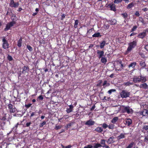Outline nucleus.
I'll list each match as a JSON object with an SVG mask.
<instances>
[{
  "mask_svg": "<svg viewBox=\"0 0 148 148\" xmlns=\"http://www.w3.org/2000/svg\"><path fill=\"white\" fill-rule=\"evenodd\" d=\"M136 45V40H134L129 43L128 44L129 46L127 48L126 53L127 54L129 52L131 51L132 49L134 48Z\"/></svg>",
  "mask_w": 148,
  "mask_h": 148,
  "instance_id": "f257e3e1",
  "label": "nucleus"
},
{
  "mask_svg": "<svg viewBox=\"0 0 148 148\" xmlns=\"http://www.w3.org/2000/svg\"><path fill=\"white\" fill-rule=\"evenodd\" d=\"M123 112H127L128 113H132L133 110L129 107L122 106L121 107Z\"/></svg>",
  "mask_w": 148,
  "mask_h": 148,
  "instance_id": "f03ea898",
  "label": "nucleus"
},
{
  "mask_svg": "<svg viewBox=\"0 0 148 148\" xmlns=\"http://www.w3.org/2000/svg\"><path fill=\"white\" fill-rule=\"evenodd\" d=\"M2 44L3 47L5 49H6L9 48V44L7 40L4 37H3L2 38Z\"/></svg>",
  "mask_w": 148,
  "mask_h": 148,
  "instance_id": "7ed1b4c3",
  "label": "nucleus"
},
{
  "mask_svg": "<svg viewBox=\"0 0 148 148\" xmlns=\"http://www.w3.org/2000/svg\"><path fill=\"white\" fill-rule=\"evenodd\" d=\"M130 95V92L125 90H123L120 93L121 97L122 98H126L129 97Z\"/></svg>",
  "mask_w": 148,
  "mask_h": 148,
  "instance_id": "20e7f679",
  "label": "nucleus"
},
{
  "mask_svg": "<svg viewBox=\"0 0 148 148\" xmlns=\"http://www.w3.org/2000/svg\"><path fill=\"white\" fill-rule=\"evenodd\" d=\"M15 23V22L14 21H12L8 23L6 25L5 28L4 29L5 31H6L10 29V27L14 26Z\"/></svg>",
  "mask_w": 148,
  "mask_h": 148,
  "instance_id": "39448f33",
  "label": "nucleus"
},
{
  "mask_svg": "<svg viewBox=\"0 0 148 148\" xmlns=\"http://www.w3.org/2000/svg\"><path fill=\"white\" fill-rule=\"evenodd\" d=\"M117 63L118 64L117 65H116L115 67L116 69L119 71L121 70L123 67V65L122 64L121 61H118L117 62Z\"/></svg>",
  "mask_w": 148,
  "mask_h": 148,
  "instance_id": "423d86ee",
  "label": "nucleus"
},
{
  "mask_svg": "<svg viewBox=\"0 0 148 148\" xmlns=\"http://www.w3.org/2000/svg\"><path fill=\"white\" fill-rule=\"evenodd\" d=\"M104 52L103 51L97 50V57L99 58H102L104 56Z\"/></svg>",
  "mask_w": 148,
  "mask_h": 148,
  "instance_id": "0eeeda50",
  "label": "nucleus"
},
{
  "mask_svg": "<svg viewBox=\"0 0 148 148\" xmlns=\"http://www.w3.org/2000/svg\"><path fill=\"white\" fill-rule=\"evenodd\" d=\"M29 71V68L28 67L24 66L23 68L22 73L26 75H28V72Z\"/></svg>",
  "mask_w": 148,
  "mask_h": 148,
  "instance_id": "6e6552de",
  "label": "nucleus"
},
{
  "mask_svg": "<svg viewBox=\"0 0 148 148\" xmlns=\"http://www.w3.org/2000/svg\"><path fill=\"white\" fill-rule=\"evenodd\" d=\"M19 3H14L13 0H11L10 5L11 7L16 8L18 6Z\"/></svg>",
  "mask_w": 148,
  "mask_h": 148,
  "instance_id": "1a4fd4ad",
  "label": "nucleus"
},
{
  "mask_svg": "<svg viewBox=\"0 0 148 148\" xmlns=\"http://www.w3.org/2000/svg\"><path fill=\"white\" fill-rule=\"evenodd\" d=\"M133 81L135 83H136L141 82V78L140 76H135L133 78Z\"/></svg>",
  "mask_w": 148,
  "mask_h": 148,
  "instance_id": "9d476101",
  "label": "nucleus"
},
{
  "mask_svg": "<svg viewBox=\"0 0 148 148\" xmlns=\"http://www.w3.org/2000/svg\"><path fill=\"white\" fill-rule=\"evenodd\" d=\"M95 123V122L90 119L87 121L85 123V124L87 125H93Z\"/></svg>",
  "mask_w": 148,
  "mask_h": 148,
  "instance_id": "9b49d317",
  "label": "nucleus"
},
{
  "mask_svg": "<svg viewBox=\"0 0 148 148\" xmlns=\"http://www.w3.org/2000/svg\"><path fill=\"white\" fill-rule=\"evenodd\" d=\"M108 6L110 8L111 10H113L114 11H116L115 5L114 4L111 3L108 5Z\"/></svg>",
  "mask_w": 148,
  "mask_h": 148,
  "instance_id": "f8f14e48",
  "label": "nucleus"
},
{
  "mask_svg": "<svg viewBox=\"0 0 148 148\" xmlns=\"http://www.w3.org/2000/svg\"><path fill=\"white\" fill-rule=\"evenodd\" d=\"M69 108H67L66 111L67 113H69L73 111V108L74 107L73 105H71L69 106Z\"/></svg>",
  "mask_w": 148,
  "mask_h": 148,
  "instance_id": "ddd939ff",
  "label": "nucleus"
},
{
  "mask_svg": "<svg viewBox=\"0 0 148 148\" xmlns=\"http://www.w3.org/2000/svg\"><path fill=\"white\" fill-rule=\"evenodd\" d=\"M139 86L140 88H143L144 89H147L148 88V86L146 83H145L141 84Z\"/></svg>",
  "mask_w": 148,
  "mask_h": 148,
  "instance_id": "4468645a",
  "label": "nucleus"
},
{
  "mask_svg": "<svg viewBox=\"0 0 148 148\" xmlns=\"http://www.w3.org/2000/svg\"><path fill=\"white\" fill-rule=\"evenodd\" d=\"M145 35L146 32H143L139 34L138 36L139 38H143L145 36Z\"/></svg>",
  "mask_w": 148,
  "mask_h": 148,
  "instance_id": "2eb2a0df",
  "label": "nucleus"
},
{
  "mask_svg": "<svg viewBox=\"0 0 148 148\" xmlns=\"http://www.w3.org/2000/svg\"><path fill=\"white\" fill-rule=\"evenodd\" d=\"M126 124L128 126H129L132 123V120L130 119H127L125 120Z\"/></svg>",
  "mask_w": 148,
  "mask_h": 148,
  "instance_id": "dca6fc26",
  "label": "nucleus"
},
{
  "mask_svg": "<svg viewBox=\"0 0 148 148\" xmlns=\"http://www.w3.org/2000/svg\"><path fill=\"white\" fill-rule=\"evenodd\" d=\"M141 114L144 116H146L148 114V111L146 109H144L143 111L141 112Z\"/></svg>",
  "mask_w": 148,
  "mask_h": 148,
  "instance_id": "f3484780",
  "label": "nucleus"
},
{
  "mask_svg": "<svg viewBox=\"0 0 148 148\" xmlns=\"http://www.w3.org/2000/svg\"><path fill=\"white\" fill-rule=\"evenodd\" d=\"M22 38H20L18 41L17 46L18 47H21L22 46Z\"/></svg>",
  "mask_w": 148,
  "mask_h": 148,
  "instance_id": "a211bd4d",
  "label": "nucleus"
},
{
  "mask_svg": "<svg viewBox=\"0 0 148 148\" xmlns=\"http://www.w3.org/2000/svg\"><path fill=\"white\" fill-rule=\"evenodd\" d=\"M118 119V117H115L112 119L111 122L112 123L114 124L117 121Z\"/></svg>",
  "mask_w": 148,
  "mask_h": 148,
  "instance_id": "6ab92c4d",
  "label": "nucleus"
},
{
  "mask_svg": "<svg viewBox=\"0 0 148 148\" xmlns=\"http://www.w3.org/2000/svg\"><path fill=\"white\" fill-rule=\"evenodd\" d=\"M136 65V62H134L130 64L129 65L128 67L129 68H134Z\"/></svg>",
  "mask_w": 148,
  "mask_h": 148,
  "instance_id": "aec40b11",
  "label": "nucleus"
},
{
  "mask_svg": "<svg viewBox=\"0 0 148 148\" xmlns=\"http://www.w3.org/2000/svg\"><path fill=\"white\" fill-rule=\"evenodd\" d=\"M114 142V138L112 137H110L107 141V143L109 144L113 143Z\"/></svg>",
  "mask_w": 148,
  "mask_h": 148,
  "instance_id": "412c9836",
  "label": "nucleus"
},
{
  "mask_svg": "<svg viewBox=\"0 0 148 148\" xmlns=\"http://www.w3.org/2000/svg\"><path fill=\"white\" fill-rule=\"evenodd\" d=\"M101 147V145L99 143H94L93 146V148H98Z\"/></svg>",
  "mask_w": 148,
  "mask_h": 148,
  "instance_id": "4be33fe9",
  "label": "nucleus"
},
{
  "mask_svg": "<svg viewBox=\"0 0 148 148\" xmlns=\"http://www.w3.org/2000/svg\"><path fill=\"white\" fill-rule=\"evenodd\" d=\"M92 36L93 37H101V35L100 34V33H99L98 32L92 35Z\"/></svg>",
  "mask_w": 148,
  "mask_h": 148,
  "instance_id": "5701e85b",
  "label": "nucleus"
},
{
  "mask_svg": "<svg viewBox=\"0 0 148 148\" xmlns=\"http://www.w3.org/2000/svg\"><path fill=\"white\" fill-rule=\"evenodd\" d=\"M101 62L104 64H105L107 62V60L106 58L105 57L101 58Z\"/></svg>",
  "mask_w": 148,
  "mask_h": 148,
  "instance_id": "b1692460",
  "label": "nucleus"
},
{
  "mask_svg": "<svg viewBox=\"0 0 148 148\" xmlns=\"http://www.w3.org/2000/svg\"><path fill=\"white\" fill-rule=\"evenodd\" d=\"M106 44L105 41H103L100 44V47L101 49L103 48L104 47L105 45Z\"/></svg>",
  "mask_w": 148,
  "mask_h": 148,
  "instance_id": "393cba45",
  "label": "nucleus"
},
{
  "mask_svg": "<svg viewBox=\"0 0 148 148\" xmlns=\"http://www.w3.org/2000/svg\"><path fill=\"white\" fill-rule=\"evenodd\" d=\"M111 25H114L116 23V20L115 19H112L109 21Z\"/></svg>",
  "mask_w": 148,
  "mask_h": 148,
  "instance_id": "a878e982",
  "label": "nucleus"
},
{
  "mask_svg": "<svg viewBox=\"0 0 148 148\" xmlns=\"http://www.w3.org/2000/svg\"><path fill=\"white\" fill-rule=\"evenodd\" d=\"M124 84L126 86H130L131 85L133 84V82H126L124 83Z\"/></svg>",
  "mask_w": 148,
  "mask_h": 148,
  "instance_id": "bb28decb",
  "label": "nucleus"
},
{
  "mask_svg": "<svg viewBox=\"0 0 148 148\" xmlns=\"http://www.w3.org/2000/svg\"><path fill=\"white\" fill-rule=\"evenodd\" d=\"M95 130L99 132H101L103 131L102 128L101 127H98L96 128Z\"/></svg>",
  "mask_w": 148,
  "mask_h": 148,
  "instance_id": "cd10ccee",
  "label": "nucleus"
},
{
  "mask_svg": "<svg viewBox=\"0 0 148 148\" xmlns=\"http://www.w3.org/2000/svg\"><path fill=\"white\" fill-rule=\"evenodd\" d=\"M101 147H104L105 145V140H101L100 142Z\"/></svg>",
  "mask_w": 148,
  "mask_h": 148,
  "instance_id": "c85d7f7f",
  "label": "nucleus"
},
{
  "mask_svg": "<svg viewBox=\"0 0 148 148\" xmlns=\"http://www.w3.org/2000/svg\"><path fill=\"white\" fill-rule=\"evenodd\" d=\"M110 85V84L109 83H108L106 81H104L103 84V86L104 87L109 86Z\"/></svg>",
  "mask_w": 148,
  "mask_h": 148,
  "instance_id": "c756f323",
  "label": "nucleus"
},
{
  "mask_svg": "<svg viewBox=\"0 0 148 148\" xmlns=\"http://www.w3.org/2000/svg\"><path fill=\"white\" fill-rule=\"evenodd\" d=\"M134 5V3H131L128 5L127 8V9H130L133 7Z\"/></svg>",
  "mask_w": 148,
  "mask_h": 148,
  "instance_id": "7c9ffc66",
  "label": "nucleus"
},
{
  "mask_svg": "<svg viewBox=\"0 0 148 148\" xmlns=\"http://www.w3.org/2000/svg\"><path fill=\"white\" fill-rule=\"evenodd\" d=\"M135 145V144L134 142H132L128 145L126 148H131Z\"/></svg>",
  "mask_w": 148,
  "mask_h": 148,
  "instance_id": "2f4dec72",
  "label": "nucleus"
},
{
  "mask_svg": "<svg viewBox=\"0 0 148 148\" xmlns=\"http://www.w3.org/2000/svg\"><path fill=\"white\" fill-rule=\"evenodd\" d=\"M125 137L124 134H121L118 137V138L119 139H120L124 138Z\"/></svg>",
  "mask_w": 148,
  "mask_h": 148,
  "instance_id": "473e14b6",
  "label": "nucleus"
},
{
  "mask_svg": "<svg viewBox=\"0 0 148 148\" xmlns=\"http://www.w3.org/2000/svg\"><path fill=\"white\" fill-rule=\"evenodd\" d=\"M140 76V78H141V81L142 82H144L146 81V79L145 77H142L141 76Z\"/></svg>",
  "mask_w": 148,
  "mask_h": 148,
  "instance_id": "72a5a7b5",
  "label": "nucleus"
},
{
  "mask_svg": "<svg viewBox=\"0 0 148 148\" xmlns=\"http://www.w3.org/2000/svg\"><path fill=\"white\" fill-rule=\"evenodd\" d=\"M142 132H143L144 130H148V125H144L143 127Z\"/></svg>",
  "mask_w": 148,
  "mask_h": 148,
  "instance_id": "f704fd0d",
  "label": "nucleus"
},
{
  "mask_svg": "<svg viewBox=\"0 0 148 148\" xmlns=\"http://www.w3.org/2000/svg\"><path fill=\"white\" fill-rule=\"evenodd\" d=\"M108 127L109 129H113L114 128V125L113 124H110L108 126Z\"/></svg>",
  "mask_w": 148,
  "mask_h": 148,
  "instance_id": "c9c22d12",
  "label": "nucleus"
},
{
  "mask_svg": "<svg viewBox=\"0 0 148 148\" xmlns=\"http://www.w3.org/2000/svg\"><path fill=\"white\" fill-rule=\"evenodd\" d=\"M74 124V123L73 122H72L70 123L67 125L66 127V128L67 129L69 128L70 127L72 126L73 124Z\"/></svg>",
  "mask_w": 148,
  "mask_h": 148,
  "instance_id": "e433bc0d",
  "label": "nucleus"
},
{
  "mask_svg": "<svg viewBox=\"0 0 148 148\" xmlns=\"http://www.w3.org/2000/svg\"><path fill=\"white\" fill-rule=\"evenodd\" d=\"M121 15L123 17L125 18H127L128 17V14L126 12L122 14Z\"/></svg>",
  "mask_w": 148,
  "mask_h": 148,
  "instance_id": "4c0bfd02",
  "label": "nucleus"
},
{
  "mask_svg": "<svg viewBox=\"0 0 148 148\" xmlns=\"http://www.w3.org/2000/svg\"><path fill=\"white\" fill-rule=\"evenodd\" d=\"M140 66L142 67H143L145 66V63L143 61H141L140 62Z\"/></svg>",
  "mask_w": 148,
  "mask_h": 148,
  "instance_id": "58836bf2",
  "label": "nucleus"
},
{
  "mask_svg": "<svg viewBox=\"0 0 148 148\" xmlns=\"http://www.w3.org/2000/svg\"><path fill=\"white\" fill-rule=\"evenodd\" d=\"M102 126L103 128L106 129L108 127V125L107 124L104 123L102 124Z\"/></svg>",
  "mask_w": 148,
  "mask_h": 148,
  "instance_id": "ea45409f",
  "label": "nucleus"
},
{
  "mask_svg": "<svg viewBox=\"0 0 148 148\" xmlns=\"http://www.w3.org/2000/svg\"><path fill=\"white\" fill-rule=\"evenodd\" d=\"M27 48L30 51H32L33 50L32 48L30 45H27Z\"/></svg>",
  "mask_w": 148,
  "mask_h": 148,
  "instance_id": "a19ab883",
  "label": "nucleus"
},
{
  "mask_svg": "<svg viewBox=\"0 0 148 148\" xmlns=\"http://www.w3.org/2000/svg\"><path fill=\"white\" fill-rule=\"evenodd\" d=\"M78 23V20H76L75 23L74 27L76 28L77 27V25Z\"/></svg>",
  "mask_w": 148,
  "mask_h": 148,
  "instance_id": "79ce46f5",
  "label": "nucleus"
},
{
  "mask_svg": "<svg viewBox=\"0 0 148 148\" xmlns=\"http://www.w3.org/2000/svg\"><path fill=\"white\" fill-rule=\"evenodd\" d=\"M116 91L115 89H111L108 91V92L109 94H111L112 92H114Z\"/></svg>",
  "mask_w": 148,
  "mask_h": 148,
  "instance_id": "37998d69",
  "label": "nucleus"
},
{
  "mask_svg": "<svg viewBox=\"0 0 148 148\" xmlns=\"http://www.w3.org/2000/svg\"><path fill=\"white\" fill-rule=\"evenodd\" d=\"M93 148V146L91 145H88L85 146L84 148Z\"/></svg>",
  "mask_w": 148,
  "mask_h": 148,
  "instance_id": "c03bdc74",
  "label": "nucleus"
},
{
  "mask_svg": "<svg viewBox=\"0 0 148 148\" xmlns=\"http://www.w3.org/2000/svg\"><path fill=\"white\" fill-rule=\"evenodd\" d=\"M10 112H14L16 111V108H12L10 110Z\"/></svg>",
  "mask_w": 148,
  "mask_h": 148,
  "instance_id": "a18cd8bd",
  "label": "nucleus"
},
{
  "mask_svg": "<svg viewBox=\"0 0 148 148\" xmlns=\"http://www.w3.org/2000/svg\"><path fill=\"white\" fill-rule=\"evenodd\" d=\"M94 30V29L93 28H92L89 30H88L87 31V33L88 34H90V33L93 30Z\"/></svg>",
  "mask_w": 148,
  "mask_h": 148,
  "instance_id": "49530a36",
  "label": "nucleus"
},
{
  "mask_svg": "<svg viewBox=\"0 0 148 148\" xmlns=\"http://www.w3.org/2000/svg\"><path fill=\"white\" fill-rule=\"evenodd\" d=\"M137 27L136 26H134L131 29V32L135 31Z\"/></svg>",
  "mask_w": 148,
  "mask_h": 148,
  "instance_id": "de8ad7c7",
  "label": "nucleus"
},
{
  "mask_svg": "<svg viewBox=\"0 0 148 148\" xmlns=\"http://www.w3.org/2000/svg\"><path fill=\"white\" fill-rule=\"evenodd\" d=\"M147 141H148V135H145V136L144 141L145 142H147Z\"/></svg>",
  "mask_w": 148,
  "mask_h": 148,
  "instance_id": "09e8293b",
  "label": "nucleus"
},
{
  "mask_svg": "<svg viewBox=\"0 0 148 148\" xmlns=\"http://www.w3.org/2000/svg\"><path fill=\"white\" fill-rule=\"evenodd\" d=\"M46 124V122L45 121H43L42 123H40V127H42L43 126Z\"/></svg>",
  "mask_w": 148,
  "mask_h": 148,
  "instance_id": "8fccbe9b",
  "label": "nucleus"
},
{
  "mask_svg": "<svg viewBox=\"0 0 148 148\" xmlns=\"http://www.w3.org/2000/svg\"><path fill=\"white\" fill-rule=\"evenodd\" d=\"M139 20L143 23H144V21L142 17H140L139 18Z\"/></svg>",
  "mask_w": 148,
  "mask_h": 148,
  "instance_id": "3c124183",
  "label": "nucleus"
},
{
  "mask_svg": "<svg viewBox=\"0 0 148 148\" xmlns=\"http://www.w3.org/2000/svg\"><path fill=\"white\" fill-rule=\"evenodd\" d=\"M61 126H60V125H58V126L56 125V127H55V129L56 130H58V129H60L61 128Z\"/></svg>",
  "mask_w": 148,
  "mask_h": 148,
  "instance_id": "603ef678",
  "label": "nucleus"
},
{
  "mask_svg": "<svg viewBox=\"0 0 148 148\" xmlns=\"http://www.w3.org/2000/svg\"><path fill=\"white\" fill-rule=\"evenodd\" d=\"M8 60L10 61H11L12 60V58L11 56H8Z\"/></svg>",
  "mask_w": 148,
  "mask_h": 148,
  "instance_id": "864d4df0",
  "label": "nucleus"
},
{
  "mask_svg": "<svg viewBox=\"0 0 148 148\" xmlns=\"http://www.w3.org/2000/svg\"><path fill=\"white\" fill-rule=\"evenodd\" d=\"M135 14L137 16H138L140 15V14L139 13V12L138 11L136 12L135 13Z\"/></svg>",
  "mask_w": 148,
  "mask_h": 148,
  "instance_id": "5fc2aeb1",
  "label": "nucleus"
},
{
  "mask_svg": "<svg viewBox=\"0 0 148 148\" xmlns=\"http://www.w3.org/2000/svg\"><path fill=\"white\" fill-rule=\"evenodd\" d=\"M38 98L40 100H42L43 99V97L42 95H40L38 97Z\"/></svg>",
  "mask_w": 148,
  "mask_h": 148,
  "instance_id": "6e6d98bb",
  "label": "nucleus"
},
{
  "mask_svg": "<svg viewBox=\"0 0 148 148\" xmlns=\"http://www.w3.org/2000/svg\"><path fill=\"white\" fill-rule=\"evenodd\" d=\"M8 106V108L10 110L12 108V106L11 104H9Z\"/></svg>",
  "mask_w": 148,
  "mask_h": 148,
  "instance_id": "4d7b16f0",
  "label": "nucleus"
},
{
  "mask_svg": "<svg viewBox=\"0 0 148 148\" xmlns=\"http://www.w3.org/2000/svg\"><path fill=\"white\" fill-rule=\"evenodd\" d=\"M145 48L146 50L148 51V44L145 46Z\"/></svg>",
  "mask_w": 148,
  "mask_h": 148,
  "instance_id": "13d9d810",
  "label": "nucleus"
},
{
  "mask_svg": "<svg viewBox=\"0 0 148 148\" xmlns=\"http://www.w3.org/2000/svg\"><path fill=\"white\" fill-rule=\"evenodd\" d=\"M72 147V146L71 145H69L67 146H66L65 147L66 148H71Z\"/></svg>",
  "mask_w": 148,
  "mask_h": 148,
  "instance_id": "bf43d9fd",
  "label": "nucleus"
},
{
  "mask_svg": "<svg viewBox=\"0 0 148 148\" xmlns=\"http://www.w3.org/2000/svg\"><path fill=\"white\" fill-rule=\"evenodd\" d=\"M31 124V123L30 122L27 123L26 124V126L27 127H29Z\"/></svg>",
  "mask_w": 148,
  "mask_h": 148,
  "instance_id": "052dcab7",
  "label": "nucleus"
},
{
  "mask_svg": "<svg viewBox=\"0 0 148 148\" xmlns=\"http://www.w3.org/2000/svg\"><path fill=\"white\" fill-rule=\"evenodd\" d=\"M144 11V12H146L148 10V9L147 8H143L142 9Z\"/></svg>",
  "mask_w": 148,
  "mask_h": 148,
  "instance_id": "680f3d73",
  "label": "nucleus"
},
{
  "mask_svg": "<svg viewBox=\"0 0 148 148\" xmlns=\"http://www.w3.org/2000/svg\"><path fill=\"white\" fill-rule=\"evenodd\" d=\"M65 16L64 14H63L62 16V18L61 19L62 20L65 17Z\"/></svg>",
  "mask_w": 148,
  "mask_h": 148,
  "instance_id": "e2e57ef3",
  "label": "nucleus"
},
{
  "mask_svg": "<svg viewBox=\"0 0 148 148\" xmlns=\"http://www.w3.org/2000/svg\"><path fill=\"white\" fill-rule=\"evenodd\" d=\"M31 106V104H28V105H26V106L28 108H29Z\"/></svg>",
  "mask_w": 148,
  "mask_h": 148,
  "instance_id": "0e129e2a",
  "label": "nucleus"
},
{
  "mask_svg": "<svg viewBox=\"0 0 148 148\" xmlns=\"http://www.w3.org/2000/svg\"><path fill=\"white\" fill-rule=\"evenodd\" d=\"M114 74H112L110 75V77L111 78H112L113 77Z\"/></svg>",
  "mask_w": 148,
  "mask_h": 148,
  "instance_id": "69168bd1",
  "label": "nucleus"
},
{
  "mask_svg": "<svg viewBox=\"0 0 148 148\" xmlns=\"http://www.w3.org/2000/svg\"><path fill=\"white\" fill-rule=\"evenodd\" d=\"M135 34V33H132L130 35V36H134Z\"/></svg>",
  "mask_w": 148,
  "mask_h": 148,
  "instance_id": "338daca9",
  "label": "nucleus"
},
{
  "mask_svg": "<svg viewBox=\"0 0 148 148\" xmlns=\"http://www.w3.org/2000/svg\"><path fill=\"white\" fill-rule=\"evenodd\" d=\"M34 115V112H32V113L31 114V116H33Z\"/></svg>",
  "mask_w": 148,
  "mask_h": 148,
  "instance_id": "774afa93",
  "label": "nucleus"
}]
</instances>
